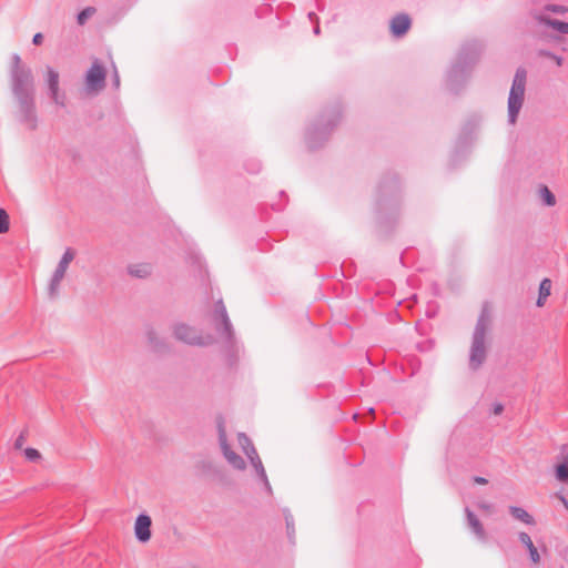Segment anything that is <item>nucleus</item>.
Returning a JSON list of instances; mask_svg holds the SVG:
<instances>
[{
  "mask_svg": "<svg viewBox=\"0 0 568 568\" xmlns=\"http://www.w3.org/2000/svg\"><path fill=\"white\" fill-rule=\"evenodd\" d=\"M10 83L13 97L18 102L19 121L30 130L38 124L34 104V78L29 67L22 63L18 53L12 55Z\"/></svg>",
  "mask_w": 568,
  "mask_h": 568,
  "instance_id": "nucleus-1",
  "label": "nucleus"
},
{
  "mask_svg": "<svg viewBox=\"0 0 568 568\" xmlns=\"http://www.w3.org/2000/svg\"><path fill=\"white\" fill-rule=\"evenodd\" d=\"M481 43L477 40L465 42L446 74V85L453 93H458L470 78L471 70L479 59Z\"/></svg>",
  "mask_w": 568,
  "mask_h": 568,
  "instance_id": "nucleus-2",
  "label": "nucleus"
},
{
  "mask_svg": "<svg viewBox=\"0 0 568 568\" xmlns=\"http://www.w3.org/2000/svg\"><path fill=\"white\" fill-rule=\"evenodd\" d=\"M342 111L338 104L325 109L315 123L306 130V144L314 150L320 148L329 136L333 129L339 123Z\"/></svg>",
  "mask_w": 568,
  "mask_h": 568,
  "instance_id": "nucleus-3",
  "label": "nucleus"
},
{
  "mask_svg": "<svg viewBox=\"0 0 568 568\" xmlns=\"http://www.w3.org/2000/svg\"><path fill=\"white\" fill-rule=\"evenodd\" d=\"M489 323V315L486 310H483L478 316L471 336V345L469 351V368L471 371H477L487 357L486 341Z\"/></svg>",
  "mask_w": 568,
  "mask_h": 568,
  "instance_id": "nucleus-4",
  "label": "nucleus"
},
{
  "mask_svg": "<svg viewBox=\"0 0 568 568\" xmlns=\"http://www.w3.org/2000/svg\"><path fill=\"white\" fill-rule=\"evenodd\" d=\"M527 72L525 69H517L508 97V122L514 124L523 106L526 88Z\"/></svg>",
  "mask_w": 568,
  "mask_h": 568,
  "instance_id": "nucleus-5",
  "label": "nucleus"
},
{
  "mask_svg": "<svg viewBox=\"0 0 568 568\" xmlns=\"http://www.w3.org/2000/svg\"><path fill=\"white\" fill-rule=\"evenodd\" d=\"M212 324L220 339L227 347H233L235 344L234 329L222 298L215 303Z\"/></svg>",
  "mask_w": 568,
  "mask_h": 568,
  "instance_id": "nucleus-6",
  "label": "nucleus"
},
{
  "mask_svg": "<svg viewBox=\"0 0 568 568\" xmlns=\"http://www.w3.org/2000/svg\"><path fill=\"white\" fill-rule=\"evenodd\" d=\"M237 442H239V445L241 446L242 450L246 455V457L250 459L252 466L255 469V473H256L257 477L263 483L266 491L268 494H271L272 493V487H271V484L268 481L265 468H264V466L262 464V460H261V458H260V456H258V454H257V452H256V449H255L251 438L246 434H244V433H239Z\"/></svg>",
  "mask_w": 568,
  "mask_h": 568,
  "instance_id": "nucleus-7",
  "label": "nucleus"
},
{
  "mask_svg": "<svg viewBox=\"0 0 568 568\" xmlns=\"http://www.w3.org/2000/svg\"><path fill=\"white\" fill-rule=\"evenodd\" d=\"M173 336L187 345L206 346L214 342L212 336H202L197 329L185 323H175L172 326Z\"/></svg>",
  "mask_w": 568,
  "mask_h": 568,
  "instance_id": "nucleus-8",
  "label": "nucleus"
},
{
  "mask_svg": "<svg viewBox=\"0 0 568 568\" xmlns=\"http://www.w3.org/2000/svg\"><path fill=\"white\" fill-rule=\"evenodd\" d=\"M105 69L98 61L94 60L85 74V84L89 91H101L105 84Z\"/></svg>",
  "mask_w": 568,
  "mask_h": 568,
  "instance_id": "nucleus-9",
  "label": "nucleus"
},
{
  "mask_svg": "<svg viewBox=\"0 0 568 568\" xmlns=\"http://www.w3.org/2000/svg\"><path fill=\"white\" fill-rule=\"evenodd\" d=\"M219 442H220V446H221V449H222V453H223V456L225 457V459L235 469H239V470L245 469L246 464H245L244 459L240 455H237L234 450H232V448L230 447L224 427L221 423L219 424Z\"/></svg>",
  "mask_w": 568,
  "mask_h": 568,
  "instance_id": "nucleus-10",
  "label": "nucleus"
},
{
  "mask_svg": "<svg viewBox=\"0 0 568 568\" xmlns=\"http://www.w3.org/2000/svg\"><path fill=\"white\" fill-rule=\"evenodd\" d=\"M47 83L49 94L57 105L65 106V95L59 92V73L51 67H47Z\"/></svg>",
  "mask_w": 568,
  "mask_h": 568,
  "instance_id": "nucleus-11",
  "label": "nucleus"
},
{
  "mask_svg": "<svg viewBox=\"0 0 568 568\" xmlns=\"http://www.w3.org/2000/svg\"><path fill=\"white\" fill-rule=\"evenodd\" d=\"M151 517L146 514H140L134 524L135 538L140 542H146L151 539Z\"/></svg>",
  "mask_w": 568,
  "mask_h": 568,
  "instance_id": "nucleus-12",
  "label": "nucleus"
},
{
  "mask_svg": "<svg viewBox=\"0 0 568 568\" xmlns=\"http://www.w3.org/2000/svg\"><path fill=\"white\" fill-rule=\"evenodd\" d=\"M412 21L408 14L398 13L390 20V32L394 37H403L410 28Z\"/></svg>",
  "mask_w": 568,
  "mask_h": 568,
  "instance_id": "nucleus-13",
  "label": "nucleus"
},
{
  "mask_svg": "<svg viewBox=\"0 0 568 568\" xmlns=\"http://www.w3.org/2000/svg\"><path fill=\"white\" fill-rule=\"evenodd\" d=\"M466 514V520L469 529L471 532L476 536V538L481 541L486 542L487 540V534L484 529L483 524L478 519V517L469 509V507L465 508Z\"/></svg>",
  "mask_w": 568,
  "mask_h": 568,
  "instance_id": "nucleus-14",
  "label": "nucleus"
},
{
  "mask_svg": "<svg viewBox=\"0 0 568 568\" xmlns=\"http://www.w3.org/2000/svg\"><path fill=\"white\" fill-rule=\"evenodd\" d=\"M535 19L539 24L549 27L560 34H568V22L552 19L542 12L535 14Z\"/></svg>",
  "mask_w": 568,
  "mask_h": 568,
  "instance_id": "nucleus-15",
  "label": "nucleus"
},
{
  "mask_svg": "<svg viewBox=\"0 0 568 568\" xmlns=\"http://www.w3.org/2000/svg\"><path fill=\"white\" fill-rule=\"evenodd\" d=\"M398 187H399V183H398V180L396 176L385 179L379 184V192L382 195V199L379 200V205L384 206L386 203V199H384V197L387 196L388 194H395V192H397Z\"/></svg>",
  "mask_w": 568,
  "mask_h": 568,
  "instance_id": "nucleus-16",
  "label": "nucleus"
},
{
  "mask_svg": "<svg viewBox=\"0 0 568 568\" xmlns=\"http://www.w3.org/2000/svg\"><path fill=\"white\" fill-rule=\"evenodd\" d=\"M518 539L527 548V550L529 552L530 560L534 564H538L540 561V555H539L537 548L535 547L530 536L527 532L521 531L518 534Z\"/></svg>",
  "mask_w": 568,
  "mask_h": 568,
  "instance_id": "nucleus-17",
  "label": "nucleus"
},
{
  "mask_svg": "<svg viewBox=\"0 0 568 568\" xmlns=\"http://www.w3.org/2000/svg\"><path fill=\"white\" fill-rule=\"evenodd\" d=\"M148 343L151 345V347L154 351H162L166 348V343L163 338L159 337L155 329L151 326H149L145 331Z\"/></svg>",
  "mask_w": 568,
  "mask_h": 568,
  "instance_id": "nucleus-18",
  "label": "nucleus"
},
{
  "mask_svg": "<svg viewBox=\"0 0 568 568\" xmlns=\"http://www.w3.org/2000/svg\"><path fill=\"white\" fill-rule=\"evenodd\" d=\"M64 277V274L54 271L48 285V295L51 300H54L59 295L60 284Z\"/></svg>",
  "mask_w": 568,
  "mask_h": 568,
  "instance_id": "nucleus-19",
  "label": "nucleus"
},
{
  "mask_svg": "<svg viewBox=\"0 0 568 568\" xmlns=\"http://www.w3.org/2000/svg\"><path fill=\"white\" fill-rule=\"evenodd\" d=\"M509 511L516 519L525 523L526 525H534L535 520L531 515L528 514L524 508L518 506H510Z\"/></svg>",
  "mask_w": 568,
  "mask_h": 568,
  "instance_id": "nucleus-20",
  "label": "nucleus"
},
{
  "mask_svg": "<svg viewBox=\"0 0 568 568\" xmlns=\"http://www.w3.org/2000/svg\"><path fill=\"white\" fill-rule=\"evenodd\" d=\"M128 271L132 276L143 278L151 273V267L149 264H135L130 265Z\"/></svg>",
  "mask_w": 568,
  "mask_h": 568,
  "instance_id": "nucleus-21",
  "label": "nucleus"
},
{
  "mask_svg": "<svg viewBox=\"0 0 568 568\" xmlns=\"http://www.w3.org/2000/svg\"><path fill=\"white\" fill-rule=\"evenodd\" d=\"M283 515L285 518L287 536H288L290 540L292 542H294L295 526H294L293 515L291 514L290 509H287V508L283 509Z\"/></svg>",
  "mask_w": 568,
  "mask_h": 568,
  "instance_id": "nucleus-22",
  "label": "nucleus"
},
{
  "mask_svg": "<svg viewBox=\"0 0 568 568\" xmlns=\"http://www.w3.org/2000/svg\"><path fill=\"white\" fill-rule=\"evenodd\" d=\"M556 478L561 483L568 481V462H564L556 467Z\"/></svg>",
  "mask_w": 568,
  "mask_h": 568,
  "instance_id": "nucleus-23",
  "label": "nucleus"
},
{
  "mask_svg": "<svg viewBox=\"0 0 568 568\" xmlns=\"http://www.w3.org/2000/svg\"><path fill=\"white\" fill-rule=\"evenodd\" d=\"M540 195H541V199L544 201V203L547 205V206H552L555 205L556 203V197L555 195L552 194V192L547 187V186H542L540 189Z\"/></svg>",
  "mask_w": 568,
  "mask_h": 568,
  "instance_id": "nucleus-24",
  "label": "nucleus"
},
{
  "mask_svg": "<svg viewBox=\"0 0 568 568\" xmlns=\"http://www.w3.org/2000/svg\"><path fill=\"white\" fill-rule=\"evenodd\" d=\"M542 11L544 12H552L556 14L564 16L568 12V8L566 6H561V4L548 3L544 7Z\"/></svg>",
  "mask_w": 568,
  "mask_h": 568,
  "instance_id": "nucleus-25",
  "label": "nucleus"
},
{
  "mask_svg": "<svg viewBox=\"0 0 568 568\" xmlns=\"http://www.w3.org/2000/svg\"><path fill=\"white\" fill-rule=\"evenodd\" d=\"M538 55L539 57H542V58H548V59H551L555 61V63L558 65V67H561L562 65V62H564V59L562 57L549 51V50H545V49H540L538 51Z\"/></svg>",
  "mask_w": 568,
  "mask_h": 568,
  "instance_id": "nucleus-26",
  "label": "nucleus"
},
{
  "mask_svg": "<svg viewBox=\"0 0 568 568\" xmlns=\"http://www.w3.org/2000/svg\"><path fill=\"white\" fill-rule=\"evenodd\" d=\"M95 12L93 7H87L78 13L77 20L79 24H84L89 18Z\"/></svg>",
  "mask_w": 568,
  "mask_h": 568,
  "instance_id": "nucleus-27",
  "label": "nucleus"
},
{
  "mask_svg": "<svg viewBox=\"0 0 568 568\" xmlns=\"http://www.w3.org/2000/svg\"><path fill=\"white\" fill-rule=\"evenodd\" d=\"M9 215L4 209L0 207V234L7 233L9 231Z\"/></svg>",
  "mask_w": 568,
  "mask_h": 568,
  "instance_id": "nucleus-28",
  "label": "nucleus"
},
{
  "mask_svg": "<svg viewBox=\"0 0 568 568\" xmlns=\"http://www.w3.org/2000/svg\"><path fill=\"white\" fill-rule=\"evenodd\" d=\"M550 290H551V281L549 278H544L539 285L540 297L547 298L550 295Z\"/></svg>",
  "mask_w": 568,
  "mask_h": 568,
  "instance_id": "nucleus-29",
  "label": "nucleus"
},
{
  "mask_svg": "<svg viewBox=\"0 0 568 568\" xmlns=\"http://www.w3.org/2000/svg\"><path fill=\"white\" fill-rule=\"evenodd\" d=\"M75 256L74 251L71 247H68L64 253L62 254L59 262L69 265Z\"/></svg>",
  "mask_w": 568,
  "mask_h": 568,
  "instance_id": "nucleus-30",
  "label": "nucleus"
},
{
  "mask_svg": "<svg viewBox=\"0 0 568 568\" xmlns=\"http://www.w3.org/2000/svg\"><path fill=\"white\" fill-rule=\"evenodd\" d=\"M24 455H26V458L30 462H36L41 457L40 453L36 448H31V447H29L24 450Z\"/></svg>",
  "mask_w": 568,
  "mask_h": 568,
  "instance_id": "nucleus-31",
  "label": "nucleus"
},
{
  "mask_svg": "<svg viewBox=\"0 0 568 568\" xmlns=\"http://www.w3.org/2000/svg\"><path fill=\"white\" fill-rule=\"evenodd\" d=\"M112 84H113L114 89H119V87H120V75H119V72L115 67L113 68V73H112Z\"/></svg>",
  "mask_w": 568,
  "mask_h": 568,
  "instance_id": "nucleus-32",
  "label": "nucleus"
},
{
  "mask_svg": "<svg viewBox=\"0 0 568 568\" xmlns=\"http://www.w3.org/2000/svg\"><path fill=\"white\" fill-rule=\"evenodd\" d=\"M477 508L484 510V511H490L493 509V504L488 501H479L476 504Z\"/></svg>",
  "mask_w": 568,
  "mask_h": 568,
  "instance_id": "nucleus-33",
  "label": "nucleus"
},
{
  "mask_svg": "<svg viewBox=\"0 0 568 568\" xmlns=\"http://www.w3.org/2000/svg\"><path fill=\"white\" fill-rule=\"evenodd\" d=\"M247 171L252 174L258 173L261 171V163L253 162L252 165L247 166Z\"/></svg>",
  "mask_w": 568,
  "mask_h": 568,
  "instance_id": "nucleus-34",
  "label": "nucleus"
},
{
  "mask_svg": "<svg viewBox=\"0 0 568 568\" xmlns=\"http://www.w3.org/2000/svg\"><path fill=\"white\" fill-rule=\"evenodd\" d=\"M42 41H43V36H42V33H40V32L36 33V34L33 36V38H32V43H33L34 45H40V44L42 43Z\"/></svg>",
  "mask_w": 568,
  "mask_h": 568,
  "instance_id": "nucleus-35",
  "label": "nucleus"
},
{
  "mask_svg": "<svg viewBox=\"0 0 568 568\" xmlns=\"http://www.w3.org/2000/svg\"><path fill=\"white\" fill-rule=\"evenodd\" d=\"M68 267H69V265L59 262L54 271L60 272L65 275Z\"/></svg>",
  "mask_w": 568,
  "mask_h": 568,
  "instance_id": "nucleus-36",
  "label": "nucleus"
},
{
  "mask_svg": "<svg viewBox=\"0 0 568 568\" xmlns=\"http://www.w3.org/2000/svg\"><path fill=\"white\" fill-rule=\"evenodd\" d=\"M504 410V406L500 403H495L493 406V413L499 415Z\"/></svg>",
  "mask_w": 568,
  "mask_h": 568,
  "instance_id": "nucleus-37",
  "label": "nucleus"
},
{
  "mask_svg": "<svg viewBox=\"0 0 568 568\" xmlns=\"http://www.w3.org/2000/svg\"><path fill=\"white\" fill-rule=\"evenodd\" d=\"M474 481H475L476 484H479V485H485V484H487V483H488V480H487L486 478L480 477V476H475V477H474Z\"/></svg>",
  "mask_w": 568,
  "mask_h": 568,
  "instance_id": "nucleus-38",
  "label": "nucleus"
},
{
  "mask_svg": "<svg viewBox=\"0 0 568 568\" xmlns=\"http://www.w3.org/2000/svg\"><path fill=\"white\" fill-rule=\"evenodd\" d=\"M308 19L311 21H315V23L318 22V18L316 17V14L314 12H308Z\"/></svg>",
  "mask_w": 568,
  "mask_h": 568,
  "instance_id": "nucleus-39",
  "label": "nucleus"
},
{
  "mask_svg": "<svg viewBox=\"0 0 568 568\" xmlns=\"http://www.w3.org/2000/svg\"><path fill=\"white\" fill-rule=\"evenodd\" d=\"M314 34L318 36L321 33V28L318 22L315 23V27L313 29Z\"/></svg>",
  "mask_w": 568,
  "mask_h": 568,
  "instance_id": "nucleus-40",
  "label": "nucleus"
},
{
  "mask_svg": "<svg viewBox=\"0 0 568 568\" xmlns=\"http://www.w3.org/2000/svg\"><path fill=\"white\" fill-rule=\"evenodd\" d=\"M560 500H561V503H562L564 507H565V508L567 509V511H568V500H567L564 496H560Z\"/></svg>",
  "mask_w": 568,
  "mask_h": 568,
  "instance_id": "nucleus-41",
  "label": "nucleus"
},
{
  "mask_svg": "<svg viewBox=\"0 0 568 568\" xmlns=\"http://www.w3.org/2000/svg\"><path fill=\"white\" fill-rule=\"evenodd\" d=\"M545 300H546L545 297H540V295H539V296H538V300H537V305H538V306H542V305H544V301H545Z\"/></svg>",
  "mask_w": 568,
  "mask_h": 568,
  "instance_id": "nucleus-42",
  "label": "nucleus"
},
{
  "mask_svg": "<svg viewBox=\"0 0 568 568\" xmlns=\"http://www.w3.org/2000/svg\"><path fill=\"white\" fill-rule=\"evenodd\" d=\"M23 437L20 436L17 440H16V446L19 447L21 445V442H22Z\"/></svg>",
  "mask_w": 568,
  "mask_h": 568,
  "instance_id": "nucleus-43",
  "label": "nucleus"
}]
</instances>
